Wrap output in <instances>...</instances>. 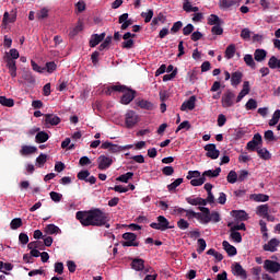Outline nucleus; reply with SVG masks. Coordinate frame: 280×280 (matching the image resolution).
<instances>
[{
  "instance_id": "f257e3e1",
  "label": "nucleus",
  "mask_w": 280,
  "mask_h": 280,
  "mask_svg": "<svg viewBox=\"0 0 280 280\" xmlns=\"http://www.w3.org/2000/svg\"><path fill=\"white\" fill-rule=\"evenodd\" d=\"M75 218L83 226H105L106 229H110L108 213L102 211L100 208L89 211H78Z\"/></svg>"
},
{
  "instance_id": "f03ea898",
  "label": "nucleus",
  "mask_w": 280,
  "mask_h": 280,
  "mask_svg": "<svg viewBox=\"0 0 280 280\" xmlns=\"http://www.w3.org/2000/svg\"><path fill=\"white\" fill-rule=\"evenodd\" d=\"M118 92V93H124V95L120 98V103L124 104L125 106H128L132 100H135V91L130 90L126 85L117 84V85H112L107 88L106 95H112L113 92Z\"/></svg>"
},
{
  "instance_id": "7ed1b4c3",
  "label": "nucleus",
  "mask_w": 280,
  "mask_h": 280,
  "mask_svg": "<svg viewBox=\"0 0 280 280\" xmlns=\"http://www.w3.org/2000/svg\"><path fill=\"white\" fill-rule=\"evenodd\" d=\"M20 56L21 55L16 48H12L9 52H5L4 61L11 78H16V60H19Z\"/></svg>"
},
{
  "instance_id": "20e7f679",
  "label": "nucleus",
  "mask_w": 280,
  "mask_h": 280,
  "mask_svg": "<svg viewBox=\"0 0 280 280\" xmlns=\"http://www.w3.org/2000/svg\"><path fill=\"white\" fill-rule=\"evenodd\" d=\"M220 172H222V168L220 167L205 171L200 178L190 180V185L192 187H201V185L207 183V178H218V176H220Z\"/></svg>"
},
{
  "instance_id": "39448f33",
  "label": "nucleus",
  "mask_w": 280,
  "mask_h": 280,
  "mask_svg": "<svg viewBox=\"0 0 280 280\" xmlns=\"http://www.w3.org/2000/svg\"><path fill=\"white\" fill-rule=\"evenodd\" d=\"M150 226L155 231H167V229H174V226L170 225V221L164 215H159L158 222H152Z\"/></svg>"
},
{
  "instance_id": "423d86ee",
  "label": "nucleus",
  "mask_w": 280,
  "mask_h": 280,
  "mask_svg": "<svg viewBox=\"0 0 280 280\" xmlns=\"http://www.w3.org/2000/svg\"><path fill=\"white\" fill-rule=\"evenodd\" d=\"M125 124L127 128H135L139 124V116L135 110H128L125 114Z\"/></svg>"
},
{
  "instance_id": "0eeeda50",
  "label": "nucleus",
  "mask_w": 280,
  "mask_h": 280,
  "mask_svg": "<svg viewBox=\"0 0 280 280\" xmlns=\"http://www.w3.org/2000/svg\"><path fill=\"white\" fill-rule=\"evenodd\" d=\"M98 170L104 172V170H108L113 163H115V160L108 155H100L96 160Z\"/></svg>"
},
{
  "instance_id": "6e6552de",
  "label": "nucleus",
  "mask_w": 280,
  "mask_h": 280,
  "mask_svg": "<svg viewBox=\"0 0 280 280\" xmlns=\"http://www.w3.org/2000/svg\"><path fill=\"white\" fill-rule=\"evenodd\" d=\"M122 240H125V242H122V246H125V247L139 246V242L137 241V234H135L132 232L124 233Z\"/></svg>"
},
{
  "instance_id": "1a4fd4ad",
  "label": "nucleus",
  "mask_w": 280,
  "mask_h": 280,
  "mask_svg": "<svg viewBox=\"0 0 280 280\" xmlns=\"http://www.w3.org/2000/svg\"><path fill=\"white\" fill-rule=\"evenodd\" d=\"M221 104L223 108H231L235 104V94L231 91L225 92L222 95Z\"/></svg>"
},
{
  "instance_id": "9d476101",
  "label": "nucleus",
  "mask_w": 280,
  "mask_h": 280,
  "mask_svg": "<svg viewBox=\"0 0 280 280\" xmlns=\"http://www.w3.org/2000/svg\"><path fill=\"white\" fill-rule=\"evenodd\" d=\"M232 275H234V277H238V279L242 280L248 279V273L245 271L240 262H234L232 265Z\"/></svg>"
},
{
  "instance_id": "9b49d317",
  "label": "nucleus",
  "mask_w": 280,
  "mask_h": 280,
  "mask_svg": "<svg viewBox=\"0 0 280 280\" xmlns=\"http://www.w3.org/2000/svg\"><path fill=\"white\" fill-rule=\"evenodd\" d=\"M198 209L201 212H197L196 220H198V222L200 224H209V222H210V219H209V208H207V207H198Z\"/></svg>"
},
{
  "instance_id": "f8f14e48",
  "label": "nucleus",
  "mask_w": 280,
  "mask_h": 280,
  "mask_svg": "<svg viewBox=\"0 0 280 280\" xmlns=\"http://www.w3.org/2000/svg\"><path fill=\"white\" fill-rule=\"evenodd\" d=\"M203 150H206V156H208V159L215 161V159L220 156V150H218L214 143L206 144Z\"/></svg>"
},
{
  "instance_id": "ddd939ff",
  "label": "nucleus",
  "mask_w": 280,
  "mask_h": 280,
  "mask_svg": "<svg viewBox=\"0 0 280 280\" xmlns=\"http://www.w3.org/2000/svg\"><path fill=\"white\" fill-rule=\"evenodd\" d=\"M264 268L267 272H270L271 275H277V272H280V264L275 260H265Z\"/></svg>"
},
{
  "instance_id": "4468645a",
  "label": "nucleus",
  "mask_w": 280,
  "mask_h": 280,
  "mask_svg": "<svg viewBox=\"0 0 280 280\" xmlns=\"http://www.w3.org/2000/svg\"><path fill=\"white\" fill-rule=\"evenodd\" d=\"M102 150H107L109 154H119L121 152V145L115 144L110 141H105L101 145Z\"/></svg>"
},
{
  "instance_id": "2eb2a0df",
  "label": "nucleus",
  "mask_w": 280,
  "mask_h": 280,
  "mask_svg": "<svg viewBox=\"0 0 280 280\" xmlns=\"http://www.w3.org/2000/svg\"><path fill=\"white\" fill-rule=\"evenodd\" d=\"M135 36H137L136 34H132L130 32L126 33L122 38L125 42H122V47L124 49H132V47H135Z\"/></svg>"
},
{
  "instance_id": "dca6fc26",
  "label": "nucleus",
  "mask_w": 280,
  "mask_h": 280,
  "mask_svg": "<svg viewBox=\"0 0 280 280\" xmlns=\"http://www.w3.org/2000/svg\"><path fill=\"white\" fill-rule=\"evenodd\" d=\"M261 136L259 133H255L253 139L247 143V150L255 152L257 150V145H261Z\"/></svg>"
},
{
  "instance_id": "f3484780",
  "label": "nucleus",
  "mask_w": 280,
  "mask_h": 280,
  "mask_svg": "<svg viewBox=\"0 0 280 280\" xmlns=\"http://www.w3.org/2000/svg\"><path fill=\"white\" fill-rule=\"evenodd\" d=\"M280 241L277 238H271L267 244L262 246L264 250L267 253H277V248L279 247Z\"/></svg>"
},
{
  "instance_id": "a211bd4d",
  "label": "nucleus",
  "mask_w": 280,
  "mask_h": 280,
  "mask_svg": "<svg viewBox=\"0 0 280 280\" xmlns=\"http://www.w3.org/2000/svg\"><path fill=\"white\" fill-rule=\"evenodd\" d=\"M186 202L192 207H207V201L202 197H187Z\"/></svg>"
},
{
  "instance_id": "6ab92c4d",
  "label": "nucleus",
  "mask_w": 280,
  "mask_h": 280,
  "mask_svg": "<svg viewBox=\"0 0 280 280\" xmlns=\"http://www.w3.org/2000/svg\"><path fill=\"white\" fill-rule=\"evenodd\" d=\"M45 125L47 128H49V126H58V124H60V117L54 115V114H46L45 115Z\"/></svg>"
},
{
  "instance_id": "aec40b11",
  "label": "nucleus",
  "mask_w": 280,
  "mask_h": 280,
  "mask_svg": "<svg viewBox=\"0 0 280 280\" xmlns=\"http://www.w3.org/2000/svg\"><path fill=\"white\" fill-rule=\"evenodd\" d=\"M221 10H229V8H240V0H220Z\"/></svg>"
},
{
  "instance_id": "412c9836",
  "label": "nucleus",
  "mask_w": 280,
  "mask_h": 280,
  "mask_svg": "<svg viewBox=\"0 0 280 280\" xmlns=\"http://www.w3.org/2000/svg\"><path fill=\"white\" fill-rule=\"evenodd\" d=\"M196 108V96H190L189 100L185 101L182 106L180 110H194Z\"/></svg>"
},
{
  "instance_id": "4be33fe9",
  "label": "nucleus",
  "mask_w": 280,
  "mask_h": 280,
  "mask_svg": "<svg viewBox=\"0 0 280 280\" xmlns=\"http://www.w3.org/2000/svg\"><path fill=\"white\" fill-rule=\"evenodd\" d=\"M136 104L139 106V108H142L143 110H154V103L148 101V100H136Z\"/></svg>"
},
{
  "instance_id": "5701e85b",
  "label": "nucleus",
  "mask_w": 280,
  "mask_h": 280,
  "mask_svg": "<svg viewBox=\"0 0 280 280\" xmlns=\"http://www.w3.org/2000/svg\"><path fill=\"white\" fill-rule=\"evenodd\" d=\"M106 38V33L93 34L90 38V47H97Z\"/></svg>"
},
{
  "instance_id": "b1692460",
  "label": "nucleus",
  "mask_w": 280,
  "mask_h": 280,
  "mask_svg": "<svg viewBox=\"0 0 280 280\" xmlns=\"http://www.w3.org/2000/svg\"><path fill=\"white\" fill-rule=\"evenodd\" d=\"M131 268L137 272H141V270H145V261L141 258H136L131 262Z\"/></svg>"
},
{
  "instance_id": "393cba45",
  "label": "nucleus",
  "mask_w": 280,
  "mask_h": 280,
  "mask_svg": "<svg viewBox=\"0 0 280 280\" xmlns=\"http://www.w3.org/2000/svg\"><path fill=\"white\" fill-rule=\"evenodd\" d=\"M248 93H250V82L244 81L243 89L238 93L236 102H240L241 100H244V97H246V95H248Z\"/></svg>"
},
{
  "instance_id": "a878e982",
  "label": "nucleus",
  "mask_w": 280,
  "mask_h": 280,
  "mask_svg": "<svg viewBox=\"0 0 280 280\" xmlns=\"http://www.w3.org/2000/svg\"><path fill=\"white\" fill-rule=\"evenodd\" d=\"M37 151L38 149L34 145H22L20 154L21 156H30V154H35Z\"/></svg>"
},
{
  "instance_id": "bb28decb",
  "label": "nucleus",
  "mask_w": 280,
  "mask_h": 280,
  "mask_svg": "<svg viewBox=\"0 0 280 280\" xmlns=\"http://www.w3.org/2000/svg\"><path fill=\"white\" fill-rule=\"evenodd\" d=\"M118 23H120L121 30H128L132 25V20L128 19V13H124L119 16Z\"/></svg>"
},
{
  "instance_id": "cd10ccee",
  "label": "nucleus",
  "mask_w": 280,
  "mask_h": 280,
  "mask_svg": "<svg viewBox=\"0 0 280 280\" xmlns=\"http://www.w3.org/2000/svg\"><path fill=\"white\" fill-rule=\"evenodd\" d=\"M244 78V74L240 71H235L232 73L231 77V84L232 86H240L242 84V79Z\"/></svg>"
},
{
  "instance_id": "c85d7f7f",
  "label": "nucleus",
  "mask_w": 280,
  "mask_h": 280,
  "mask_svg": "<svg viewBox=\"0 0 280 280\" xmlns=\"http://www.w3.org/2000/svg\"><path fill=\"white\" fill-rule=\"evenodd\" d=\"M45 233H47V235H60L62 230H60V228L56 224H47L45 228Z\"/></svg>"
},
{
  "instance_id": "c756f323",
  "label": "nucleus",
  "mask_w": 280,
  "mask_h": 280,
  "mask_svg": "<svg viewBox=\"0 0 280 280\" xmlns=\"http://www.w3.org/2000/svg\"><path fill=\"white\" fill-rule=\"evenodd\" d=\"M222 246L224 250L228 253L229 257H235L237 255V248L235 246L229 244L228 241H223Z\"/></svg>"
},
{
  "instance_id": "7c9ffc66",
  "label": "nucleus",
  "mask_w": 280,
  "mask_h": 280,
  "mask_svg": "<svg viewBox=\"0 0 280 280\" xmlns=\"http://www.w3.org/2000/svg\"><path fill=\"white\" fill-rule=\"evenodd\" d=\"M231 215L236 220H240L241 222H244V220H248V213H246V211L244 210H233L231 212Z\"/></svg>"
},
{
  "instance_id": "2f4dec72",
  "label": "nucleus",
  "mask_w": 280,
  "mask_h": 280,
  "mask_svg": "<svg viewBox=\"0 0 280 280\" xmlns=\"http://www.w3.org/2000/svg\"><path fill=\"white\" fill-rule=\"evenodd\" d=\"M266 56H268L266 50L256 49L254 52V60H256V62H264V60H266Z\"/></svg>"
},
{
  "instance_id": "473e14b6",
  "label": "nucleus",
  "mask_w": 280,
  "mask_h": 280,
  "mask_svg": "<svg viewBox=\"0 0 280 280\" xmlns=\"http://www.w3.org/2000/svg\"><path fill=\"white\" fill-rule=\"evenodd\" d=\"M249 198L254 200V202H268V200H270V197L265 194H253Z\"/></svg>"
},
{
  "instance_id": "72a5a7b5",
  "label": "nucleus",
  "mask_w": 280,
  "mask_h": 280,
  "mask_svg": "<svg viewBox=\"0 0 280 280\" xmlns=\"http://www.w3.org/2000/svg\"><path fill=\"white\" fill-rule=\"evenodd\" d=\"M235 51H237V48L235 47V44H230L225 49L226 60L233 59L235 57Z\"/></svg>"
},
{
  "instance_id": "f704fd0d",
  "label": "nucleus",
  "mask_w": 280,
  "mask_h": 280,
  "mask_svg": "<svg viewBox=\"0 0 280 280\" xmlns=\"http://www.w3.org/2000/svg\"><path fill=\"white\" fill-rule=\"evenodd\" d=\"M245 65L249 67V69H257V63L255 62V59L253 58V55L246 54L243 58Z\"/></svg>"
},
{
  "instance_id": "c9c22d12",
  "label": "nucleus",
  "mask_w": 280,
  "mask_h": 280,
  "mask_svg": "<svg viewBox=\"0 0 280 280\" xmlns=\"http://www.w3.org/2000/svg\"><path fill=\"white\" fill-rule=\"evenodd\" d=\"M35 141L37 143H46V141H49V133L45 131H39L35 136Z\"/></svg>"
},
{
  "instance_id": "e433bc0d",
  "label": "nucleus",
  "mask_w": 280,
  "mask_h": 280,
  "mask_svg": "<svg viewBox=\"0 0 280 280\" xmlns=\"http://www.w3.org/2000/svg\"><path fill=\"white\" fill-rule=\"evenodd\" d=\"M230 240L235 244H242V234L235 230H230Z\"/></svg>"
},
{
  "instance_id": "4c0bfd02",
  "label": "nucleus",
  "mask_w": 280,
  "mask_h": 280,
  "mask_svg": "<svg viewBox=\"0 0 280 280\" xmlns=\"http://www.w3.org/2000/svg\"><path fill=\"white\" fill-rule=\"evenodd\" d=\"M268 211H269L268 205L258 206L256 209V213L260 218H265L266 215H268Z\"/></svg>"
},
{
  "instance_id": "58836bf2",
  "label": "nucleus",
  "mask_w": 280,
  "mask_h": 280,
  "mask_svg": "<svg viewBox=\"0 0 280 280\" xmlns=\"http://www.w3.org/2000/svg\"><path fill=\"white\" fill-rule=\"evenodd\" d=\"M257 152L260 159H264V161H270V159L272 158V155L270 154V151H268V149L266 148L258 149Z\"/></svg>"
},
{
  "instance_id": "ea45409f",
  "label": "nucleus",
  "mask_w": 280,
  "mask_h": 280,
  "mask_svg": "<svg viewBox=\"0 0 280 280\" xmlns=\"http://www.w3.org/2000/svg\"><path fill=\"white\" fill-rule=\"evenodd\" d=\"M183 10L185 12H198L199 9L198 7L191 5V2H189V0H184Z\"/></svg>"
},
{
  "instance_id": "a19ab883",
  "label": "nucleus",
  "mask_w": 280,
  "mask_h": 280,
  "mask_svg": "<svg viewBox=\"0 0 280 280\" xmlns=\"http://www.w3.org/2000/svg\"><path fill=\"white\" fill-rule=\"evenodd\" d=\"M23 226V220L21 218H15L10 223V229L12 231H16V229H21Z\"/></svg>"
},
{
  "instance_id": "79ce46f5",
  "label": "nucleus",
  "mask_w": 280,
  "mask_h": 280,
  "mask_svg": "<svg viewBox=\"0 0 280 280\" xmlns=\"http://www.w3.org/2000/svg\"><path fill=\"white\" fill-rule=\"evenodd\" d=\"M14 21H16V14H11L5 12L3 14V20L2 22L4 23V25H10V23H14Z\"/></svg>"
},
{
  "instance_id": "37998d69",
  "label": "nucleus",
  "mask_w": 280,
  "mask_h": 280,
  "mask_svg": "<svg viewBox=\"0 0 280 280\" xmlns=\"http://www.w3.org/2000/svg\"><path fill=\"white\" fill-rule=\"evenodd\" d=\"M1 106H7V108H12L14 106V101L5 96H0Z\"/></svg>"
},
{
  "instance_id": "c03bdc74",
  "label": "nucleus",
  "mask_w": 280,
  "mask_h": 280,
  "mask_svg": "<svg viewBox=\"0 0 280 280\" xmlns=\"http://www.w3.org/2000/svg\"><path fill=\"white\" fill-rule=\"evenodd\" d=\"M132 176H135V173L128 172L126 174H122L116 178L119 183H128V180H131Z\"/></svg>"
},
{
  "instance_id": "a18cd8bd",
  "label": "nucleus",
  "mask_w": 280,
  "mask_h": 280,
  "mask_svg": "<svg viewBox=\"0 0 280 280\" xmlns=\"http://www.w3.org/2000/svg\"><path fill=\"white\" fill-rule=\"evenodd\" d=\"M186 178L187 180H198V178H202V175L199 171H189Z\"/></svg>"
},
{
  "instance_id": "49530a36",
  "label": "nucleus",
  "mask_w": 280,
  "mask_h": 280,
  "mask_svg": "<svg viewBox=\"0 0 280 280\" xmlns=\"http://www.w3.org/2000/svg\"><path fill=\"white\" fill-rule=\"evenodd\" d=\"M45 163H47V154L42 153L40 155H38V156L36 158V163H35V165H36L37 167H44V166H45Z\"/></svg>"
},
{
  "instance_id": "de8ad7c7",
  "label": "nucleus",
  "mask_w": 280,
  "mask_h": 280,
  "mask_svg": "<svg viewBox=\"0 0 280 280\" xmlns=\"http://www.w3.org/2000/svg\"><path fill=\"white\" fill-rule=\"evenodd\" d=\"M221 24H222V20H220V16L215 14H211L208 18V25H221Z\"/></svg>"
},
{
  "instance_id": "09e8293b",
  "label": "nucleus",
  "mask_w": 280,
  "mask_h": 280,
  "mask_svg": "<svg viewBox=\"0 0 280 280\" xmlns=\"http://www.w3.org/2000/svg\"><path fill=\"white\" fill-rule=\"evenodd\" d=\"M197 244H198L197 253L199 255H202V253H205V250L207 248V241H205V238H199L197 241Z\"/></svg>"
},
{
  "instance_id": "8fccbe9b",
  "label": "nucleus",
  "mask_w": 280,
  "mask_h": 280,
  "mask_svg": "<svg viewBox=\"0 0 280 280\" xmlns=\"http://www.w3.org/2000/svg\"><path fill=\"white\" fill-rule=\"evenodd\" d=\"M226 179H228V183H230L231 185H235V183H237L238 180L237 173L235 171H230Z\"/></svg>"
},
{
  "instance_id": "3c124183",
  "label": "nucleus",
  "mask_w": 280,
  "mask_h": 280,
  "mask_svg": "<svg viewBox=\"0 0 280 280\" xmlns=\"http://www.w3.org/2000/svg\"><path fill=\"white\" fill-rule=\"evenodd\" d=\"M183 185V178L175 179L172 184L167 185L168 191H176V187Z\"/></svg>"
},
{
  "instance_id": "603ef678",
  "label": "nucleus",
  "mask_w": 280,
  "mask_h": 280,
  "mask_svg": "<svg viewBox=\"0 0 280 280\" xmlns=\"http://www.w3.org/2000/svg\"><path fill=\"white\" fill-rule=\"evenodd\" d=\"M84 30V23L78 22L77 27L70 31V36H78Z\"/></svg>"
},
{
  "instance_id": "864d4df0",
  "label": "nucleus",
  "mask_w": 280,
  "mask_h": 280,
  "mask_svg": "<svg viewBox=\"0 0 280 280\" xmlns=\"http://www.w3.org/2000/svg\"><path fill=\"white\" fill-rule=\"evenodd\" d=\"M209 220H210V222H214V224H217V222H220V220H222L220 218V212H218V211L211 212V210H209Z\"/></svg>"
},
{
  "instance_id": "5fc2aeb1",
  "label": "nucleus",
  "mask_w": 280,
  "mask_h": 280,
  "mask_svg": "<svg viewBox=\"0 0 280 280\" xmlns=\"http://www.w3.org/2000/svg\"><path fill=\"white\" fill-rule=\"evenodd\" d=\"M279 119H280V109H277L273 115L272 118L269 120V126H277V124H279Z\"/></svg>"
},
{
  "instance_id": "6e6d98bb",
  "label": "nucleus",
  "mask_w": 280,
  "mask_h": 280,
  "mask_svg": "<svg viewBox=\"0 0 280 280\" xmlns=\"http://www.w3.org/2000/svg\"><path fill=\"white\" fill-rule=\"evenodd\" d=\"M141 16L144 19V23H150V21H152V16H154V11L149 9L148 12H142Z\"/></svg>"
},
{
  "instance_id": "4d7b16f0",
  "label": "nucleus",
  "mask_w": 280,
  "mask_h": 280,
  "mask_svg": "<svg viewBox=\"0 0 280 280\" xmlns=\"http://www.w3.org/2000/svg\"><path fill=\"white\" fill-rule=\"evenodd\" d=\"M246 110H256L257 108V101L255 98H249L245 104Z\"/></svg>"
},
{
  "instance_id": "13d9d810",
  "label": "nucleus",
  "mask_w": 280,
  "mask_h": 280,
  "mask_svg": "<svg viewBox=\"0 0 280 280\" xmlns=\"http://www.w3.org/2000/svg\"><path fill=\"white\" fill-rule=\"evenodd\" d=\"M113 43V37L107 36L104 42L98 46L100 51H104Z\"/></svg>"
},
{
  "instance_id": "bf43d9fd",
  "label": "nucleus",
  "mask_w": 280,
  "mask_h": 280,
  "mask_svg": "<svg viewBox=\"0 0 280 280\" xmlns=\"http://www.w3.org/2000/svg\"><path fill=\"white\" fill-rule=\"evenodd\" d=\"M250 36H253V32L248 28H243L241 31V38H243V40H250Z\"/></svg>"
},
{
  "instance_id": "052dcab7",
  "label": "nucleus",
  "mask_w": 280,
  "mask_h": 280,
  "mask_svg": "<svg viewBox=\"0 0 280 280\" xmlns=\"http://www.w3.org/2000/svg\"><path fill=\"white\" fill-rule=\"evenodd\" d=\"M259 226H260V232L262 233V237H266V240H268V226L266 225V221L260 220Z\"/></svg>"
},
{
  "instance_id": "680f3d73",
  "label": "nucleus",
  "mask_w": 280,
  "mask_h": 280,
  "mask_svg": "<svg viewBox=\"0 0 280 280\" xmlns=\"http://www.w3.org/2000/svg\"><path fill=\"white\" fill-rule=\"evenodd\" d=\"M23 79L28 82V84H35L36 83V78L32 74V72L26 71L23 75Z\"/></svg>"
},
{
  "instance_id": "e2e57ef3",
  "label": "nucleus",
  "mask_w": 280,
  "mask_h": 280,
  "mask_svg": "<svg viewBox=\"0 0 280 280\" xmlns=\"http://www.w3.org/2000/svg\"><path fill=\"white\" fill-rule=\"evenodd\" d=\"M177 226L180 229V231H187V229H189V222L185 219H180L177 222Z\"/></svg>"
},
{
  "instance_id": "0e129e2a",
  "label": "nucleus",
  "mask_w": 280,
  "mask_h": 280,
  "mask_svg": "<svg viewBox=\"0 0 280 280\" xmlns=\"http://www.w3.org/2000/svg\"><path fill=\"white\" fill-rule=\"evenodd\" d=\"M249 174L250 173H248V171H246V170H241L240 172H238V182L240 183H244V180H246V178H248V176H249Z\"/></svg>"
},
{
  "instance_id": "69168bd1",
  "label": "nucleus",
  "mask_w": 280,
  "mask_h": 280,
  "mask_svg": "<svg viewBox=\"0 0 280 280\" xmlns=\"http://www.w3.org/2000/svg\"><path fill=\"white\" fill-rule=\"evenodd\" d=\"M172 215H183V213H185L186 209L185 208H180L178 206L172 207Z\"/></svg>"
},
{
  "instance_id": "338daca9",
  "label": "nucleus",
  "mask_w": 280,
  "mask_h": 280,
  "mask_svg": "<svg viewBox=\"0 0 280 280\" xmlns=\"http://www.w3.org/2000/svg\"><path fill=\"white\" fill-rule=\"evenodd\" d=\"M47 16H49V10H47L46 8L42 9L37 12V19L39 21L43 19H47Z\"/></svg>"
},
{
  "instance_id": "774afa93",
  "label": "nucleus",
  "mask_w": 280,
  "mask_h": 280,
  "mask_svg": "<svg viewBox=\"0 0 280 280\" xmlns=\"http://www.w3.org/2000/svg\"><path fill=\"white\" fill-rule=\"evenodd\" d=\"M50 198L54 202H60V200H62V194L60 192H56V191H51L50 192Z\"/></svg>"
}]
</instances>
